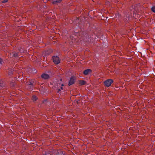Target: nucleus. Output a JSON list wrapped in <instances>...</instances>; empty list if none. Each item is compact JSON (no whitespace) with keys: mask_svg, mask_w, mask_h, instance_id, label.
Here are the masks:
<instances>
[{"mask_svg":"<svg viewBox=\"0 0 155 155\" xmlns=\"http://www.w3.org/2000/svg\"><path fill=\"white\" fill-rule=\"evenodd\" d=\"M113 82V81L112 79H108L104 82V84L106 86L109 87L111 85Z\"/></svg>","mask_w":155,"mask_h":155,"instance_id":"1","label":"nucleus"},{"mask_svg":"<svg viewBox=\"0 0 155 155\" xmlns=\"http://www.w3.org/2000/svg\"><path fill=\"white\" fill-rule=\"evenodd\" d=\"M53 61L56 64H58L60 62L58 56H54L53 57Z\"/></svg>","mask_w":155,"mask_h":155,"instance_id":"2","label":"nucleus"},{"mask_svg":"<svg viewBox=\"0 0 155 155\" xmlns=\"http://www.w3.org/2000/svg\"><path fill=\"white\" fill-rule=\"evenodd\" d=\"M75 79V78L74 77H72L71 78H70L69 82V85H71L74 84V80Z\"/></svg>","mask_w":155,"mask_h":155,"instance_id":"3","label":"nucleus"},{"mask_svg":"<svg viewBox=\"0 0 155 155\" xmlns=\"http://www.w3.org/2000/svg\"><path fill=\"white\" fill-rule=\"evenodd\" d=\"M92 70L90 69H87L84 70L83 72V73L84 75H87L90 73L91 72Z\"/></svg>","mask_w":155,"mask_h":155,"instance_id":"4","label":"nucleus"},{"mask_svg":"<svg viewBox=\"0 0 155 155\" xmlns=\"http://www.w3.org/2000/svg\"><path fill=\"white\" fill-rule=\"evenodd\" d=\"M41 77L42 78L46 79H48L49 78V76L46 74H43L41 75Z\"/></svg>","mask_w":155,"mask_h":155,"instance_id":"5","label":"nucleus"},{"mask_svg":"<svg viewBox=\"0 0 155 155\" xmlns=\"http://www.w3.org/2000/svg\"><path fill=\"white\" fill-rule=\"evenodd\" d=\"M52 52V51L51 49H49L47 51H46L45 52V54L46 55L48 54H49L51 53Z\"/></svg>","mask_w":155,"mask_h":155,"instance_id":"6","label":"nucleus"},{"mask_svg":"<svg viewBox=\"0 0 155 155\" xmlns=\"http://www.w3.org/2000/svg\"><path fill=\"white\" fill-rule=\"evenodd\" d=\"M62 0H54L53 3L54 4H57L58 3L60 2Z\"/></svg>","mask_w":155,"mask_h":155,"instance_id":"7","label":"nucleus"},{"mask_svg":"<svg viewBox=\"0 0 155 155\" xmlns=\"http://www.w3.org/2000/svg\"><path fill=\"white\" fill-rule=\"evenodd\" d=\"M4 86V84L2 80H0V89H1Z\"/></svg>","mask_w":155,"mask_h":155,"instance_id":"8","label":"nucleus"},{"mask_svg":"<svg viewBox=\"0 0 155 155\" xmlns=\"http://www.w3.org/2000/svg\"><path fill=\"white\" fill-rule=\"evenodd\" d=\"M13 72L12 69H10L8 71V75L11 76V75L13 74Z\"/></svg>","mask_w":155,"mask_h":155,"instance_id":"9","label":"nucleus"},{"mask_svg":"<svg viewBox=\"0 0 155 155\" xmlns=\"http://www.w3.org/2000/svg\"><path fill=\"white\" fill-rule=\"evenodd\" d=\"M38 99L37 97L36 96H33L32 97V100L33 101H36Z\"/></svg>","mask_w":155,"mask_h":155,"instance_id":"10","label":"nucleus"},{"mask_svg":"<svg viewBox=\"0 0 155 155\" xmlns=\"http://www.w3.org/2000/svg\"><path fill=\"white\" fill-rule=\"evenodd\" d=\"M79 83L81 85H83L86 84V82L84 81H79Z\"/></svg>","mask_w":155,"mask_h":155,"instance_id":"11","label":"nucleus"},{"mask_svg":"<svg viewBox=\"0 0 155 155\" xmlns=\"http://www.w3.org/2000/svg\"><path fill=\"white\" fill-rule=\"evenodd\" d=\"M12 54H13L15 58L18 57V53L13 52Z\"/></svg>","mask_w":155,"mask_h":155,"instance_id":"12","label":"nucleus"},{"mask_svg":"<svg viewBox=\"0 0 155 155\" xmlns=\"http://www.w3.org/2000/svg\"><path fill=\"white\" fill-rule=\"evenodd\" d=\"M151 10L153 12H155V6H153L151 8Z\"/></svg>","mask_w":155,"mask_h":155,"instance_id":"13","label":"nucleus"},{"mask_svg":"<svg viewBox=\"0 0 155 155\" xmlns=\"http://www.w3.org/2000/svg\"><path fill=\"white\" fill-rule=\"evenodd\" d=\"M10 84L11 86L13 87L15 85V84L14 82H12Z\"/></svg>","mask_w":155,"mask_h":155,"instance_id":"14","label":"nucleus"},{"mask_svg":"<svg viewBox=\"0 0 155 155\" xmlns=\"http://www.w3.org/2000/svg\"><path fill=\"white\" fill-rule=\"evenodd\" d=\"M43 155H49V154L48 153H46L45 152H43Z\"/></svg>","mask_w":155,"mask_h":155,"instance_id":"15","label":"nucleus"},{"mask_svg":"<svg viewBox=\"0 0 155 155\" xmlns=\"http://www.w3.org/2000/svg\"><path fill=\"white\" fill-rule=\"evenodd\" d=\"M2 60L1 58H0V64H2Z\"/></svg>","mask_w":155,"mask_h":155,"instance_id":"16","label":"nucleus"},{"mask_svg":"<svg viewBox=\"0 0 155 155\" xmlns=\"http://www.w3.org/2000/svg\"><path fill=\"white\" fill-rule=\"evenodd\" d=\"M61 91V90L60 89H58V91H57V92L58 93H60V91Z\"/></svg>","mask_w":155,"mask_h":155,"instance_id":"17","label":"nucleus"},{"mask_svg":"<svg viewBox=\"0 0 155 155\" xmlns=\"http://www.w3.org/2000/svg\"><path fill=\"white\" fill-rule=\"evenodd\" d=\"M7 0H4L3 1H2V2L3 3H5L7 2Z\"/></svg>","mask_w":155,"mask_h":155,"instance_id":"18","label":"nucleus"},{"mask_svg":"<svg viewBox=\"0 0 155 155\" xmlns=\"http://www.w3.org/2000/svg\"><path fill=\"white\" fill-rule=\"evenodd\" d=\"M28 84L29 85H31V86H32V85H33V84L30 82H29V83Z\"/></svg>","mask_w":155,"mask_h":155,"instance_id":"19","label":"nucleus"},{"mask_svg":"<svg viewBox=\"0 0 155 155\" xmlns=\"http://www.w3.org/2000/svg\"><path fill=\"white\" fill-rule=\"evenodd\" d=\"M60 89L61 90H63V88L62 87H61L60 88Z\"/></svg>","mask_w":155,"mask_h":155,"instance_id":"20","label":"nucleus"},{"mask_svg":"<svg viewBox=\"0 0 155 155\" xmlns=\"http://www.w3.org/2000/svg\"><path fill=\"white\" fill-rule=\"evenodd\" d=\"M46 101H44L43 102V103H44L45 102H46Z\"/></svg>","mask_w":155,"mask_h":155,"instance_id":"21","label":"nucleus"},{"mask_svg":"<svg viewBox=\"0 0 155 155\" xmlns=\"http://www.w3.org/2000/svg\"><path fill=\"white\" fill-rule=\"evenodd\" d=\"M63 85H63V84H62L61 85V86H63Z\"/></svg>","mask_w":155,"mask_h":155,"instance_id":"22","label":"nucleus"}]
</instances>
